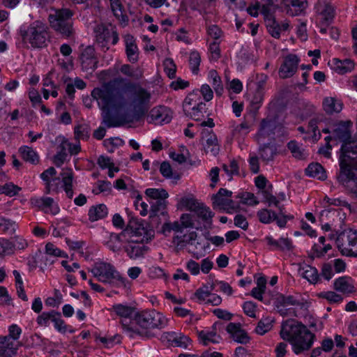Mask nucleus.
<instances>
[{
  "label": "nucleus",
  "instance_id": "2eb2a0df",
  "mask_svg": "<svg viewBox=\"0 0 357 357\" xmlns=\"http://www.w3.org/2000/svg\"><path fill=\"white\" fill-rule=\"evenodd\" d=\"M50 321L54 323V327L58 331L66 333L67 326L61 319V314L59 312L55 310L43 312L36 319L37 324L41 326H48Z\"/></svg>",
  "mask_w": 357,
  "mask_h": 357
},
{
  "label": "nucleus",
  "instance_id": "1a4fd4ad",
  "mask_svg": "<svg viewBox=\"0 0 357 357\" xmlns=\"http://www.w3.org/2000/svg\"><path fill=\"white\" fill-rule=\"evenodd\" d=\"M124 231H127V243H147L154 236V231L148 225L144 226L136 220L130 221Z\"/></svg>",
  "mask_w": 357,
  "mask_h": 357
},
{
  "label": "nucleus",
  "instance_id": "0e129e2a",
  "mask_svg": "<svg viewBox=\"0 0 357 357\" xmlns=\"http://www.w3.org/2000/svg\"><path fill=\"white\" fill-rule=\"evenodd\" d=\"M222 169L226 174L230 176H232L233 175H238L239 174L238 165L235 160H231L229 165L224 164L222 165Z\"/></svg>",
  "mask_w": 357,
  "mask_h": 357
},
{
  "label": "nucleus",
  "instance_id": "338daca9",
  "mask_svg": "<svg viewBox=\"0 0 357 357\" xmlns=\"http://www.w3.org/2000/svg\"><path fill=\"white\" fill-rule=\"evenodd\" d=\"M13 241L1 238L0 239V255L9 254L13 252Z\"/></svg>",
  "mask_w": 357,
  "mask_h": 357
},
{
  "label": "nucleus",
  "instance_id": "f03ea898",
  "mask_svg": "<svg viewBox=\"0 0 357 357\" xmlns=\"http://www.w3.org/2000/svg\"><path fill=\"white\" fill-rule=\"evenodd\" d=\"M134 320L139 328L135 326L130 319L121 320L124 332L128 333L130 337L138 335L143 337L151 338L154 336L152 330H161L168 324V319L155 310L138 312L135 314Z\"/></svg>",
  "mask_w": 357,
  "mask_h": 357
},
{
  "label": "nucleus",
  "instance_id": "a18cd8bd",
  "mask_svg": "<svg viewBox=\"0 0 357 357\" xmlns=\"http://www.w3.org/2000/svg\"><path fill=\"white\" fill-rule=\"evenodd\" d=\"M259 221L264 224H269L277 219V214L272 210L263 208L257 212Z\"/></svg>",
  "mask_w": 357,
  "mask_h": 357
},
{
  "label": "nucleus",
  "instance_id": "4468645a",
  "mask_svg": "<svg viewBox=\"0 0 357 357\" xmlns=\"http://www.w3.org/2000/svg\"><path fill=\"white\" fill-rule=\"evenodd\" d=\"M97 43L102 48L109 49L108 44L116 45L119 41V36L114 28L111 25L98 24L94 29Z\"/></svg>",
  "mask_w": 357,
  "mask_h": 357
},
{
  "label": "nucleus",
  "instance_id": "aec40b11",
  "mask_svg": "<svg viewBox=\"0 0 357 357\" xmlns=\"http://www.w3.org/2000/svg\"><path fill=\"white\" fill-rule=\"evenodd\" d=\"M197 233L195 231L181 234H176L172 239L176 251L184 249L187 246L192 245L197 240Z\"/></svg>",
  "mask_w": 357,
  "mask_h": 357
},
{
  "label": "nucleus",
  "instance_id": "f704fd0d",
  "mask_svg": "<svg viewBox=\"0 0 357 357\" xmlns=\"http://www.w3.org/2000/svg\"><path fill=\"white\" fill-rule=\"evenodd\" d=\"M201 204L192 195H187L181 197L178 202V208L185 209L192 212L195 210Z\"/></svg>",
  "mask_w": 357,
  "mask_h": 357
},
{
  "label": "nucleus",
  "instance_id": "5701e85b",
  "mask_svg": "<svg viewBox=\"0 0 357 357\" xmlns=\"http://www.w3.org/2000/svg\"><path fill=\"white\" fill-rule=\"evenodd\" d=\"M331 68L337 73L344 75L354 69L355 63L350 59L340 60L333 59L331 63Z\"/></svg>",
  "mask_w": 357,
  "mask_h": 357
},
{
  "label": "nucleus",
  "instance_id": "13d9d810",
  "mask_svg": "<svg viewBox=\"0 0 357 357\" xmlns=\"http://www.w3.org/2000/svg\"><path fill=\"white\" fill-rule=\"evenodd\" d=\"M201 62V56L199 52H192L190 54L189 64L190 68L194 74H197L199 72V66Z\"/></svg>",
  "mask_w": 357,
  "mask_h": 357
},
{
  "label": "nucleus",
  "instance_id": "ddd939ff",
  "mask_svg": "<svg viewBox=\"0 0 357 357\" xmlns=\"http://www.w3.org/2000/svg\"><path fill=\"white\" fill-rule=\"evenodd\" d=\"M351 123L349 121H339L332 126V135L334 139H337L343 144L341 146V151L347 153L349 149H353L354 142H351Z\"/></svg>",
  "mask_w": 357,
  "mask_h": 357
},
{
  "label": "nucleus",
  "instance_id": "f257e3e1",
  "mask_svg": "<svg viewBox=\"0 0 357 357\" xmlns=\"http://www.w3.org/2000/svg\"><path fill=\"white\" fill-rule=\"evenodd\" d=\"M102 110V123L107 128L119 127L123 122L112 116L111 111L121 112L131 107L135 120L140 119L151 105V94L139 84L116 79L95 88L91 92Z\"/></svg>",
  "mask_w": 357,
  "mask_h": 357
},
{
  "label": "nucleus",
  "instance_id": "37998d69",
  "mask_svg": "<svg viewBox=\"0 0 357 357\" xmlns=\"http://www.w3.org/2000/svg\"><path fill=\"white\" fill-rule=\"evenodd\" d=\"M266 26L268 32L275 38L280 37L281 27L280 24L276 21L275 17H269L266 20Z\"/></svg>",
  "mask_w": 357,
  "mask_h": 357
},
{
  "label": "nucleus",
  "instance_id": "2f4dec72",
  "mask_svg": "<svg viewBox=\"0 0 357 357\" xmlns=\"http://www.w3.org/2000/svg\"><path fill=\"white\" fill-rule=\"evenodd\" d=\"M218 323L216 322L213 326V331H202L199 332V338L200 342L204 345H207L209 342L218 343L220 340V336L217 335L215 329Z\"/></svg>",
  "mask_w": 357,
  "mask_h": 357
},
{
  "label": "nucleus",
  "instance_id": "c03bdc74",
  "mask_svg": "<svg viewBox=\"0 0 357 357\" xmlns=\"http://www.w3.org/2000/svg\"><path fill=\"white\" fill-rule=\"evenodd\" d=\"M20 345L18 342L12 340L10 336H0V349L12 351L15 354H17Z\"/></svg>",
  "mask_w": 357,
  "mask_h": 357
},
{
  "label": "nucleus",
  "instance_id": "a19ab883",
  "mask_svg": "<svg viewBox=\"0 0 357 357\" xmlns=\"http://www.w3.org/2000/svg\"><path fill=\"white\" fill-rule=\"evenodd\" d=\"M299 306L301 308L304 307V303L296 299L293 296H284L280 294L276 301V306Z\"/></svg>",
  "mask_w": 357,
  "mask_h": 357
},
{
  "label": "nucleus",
  "instance_id": "9d476101",
  "mask_svg": "<svg viewBox=\"0 0 357 357\" xmlns=\"http://www.w3.org/2000/svg\"><path fill=\"white\" fill-rule=\"evenodd\" d=\"M206 104L202 101L198 91L190 93L183 102V110L185 116L199 121L206 112Z\"/></svg>",
  "mask_w": 357,
  "mask_h": 357
},
{
  "label": "nucleus",
  "instance_id": "f3484780",
  "mask_svg": "<svg viewBox=\"0 0 357 357\" xmlns=\"http://www.w3.org/2000/svg\"><path fill=\"white\" fill-rule=\"evenodd\" d=\"M79 59L83 70L91 73L98 68V60L96 56L95 49L92 46L84 48Z\"/></svg>",
  "mask_w": 357,
  "mask_h": 357
},
{
  "label": "nucleus",
  "instance_id": "0eeeda50",
  "mask_svg": "<svg viewBox=\"0 0 357 357\" xmlns=\"http://www.w3.org/2000/svg\"><path fill=\"white\" fill-rule=\"evenodd\" d=\"M91 271L93 276L102 283L109 284L113 287L126 286V279L110 263H96Z\"/></svg>",
  "mask_w": 357,
  "mask_h": 357
},
{
  "label": "nucleus",
  "instance_id": "69168bd1",
  "mask_svg": "<svg viewBox=\"0 0 357 357\" xmlns=\"http://www.w3.org/2000/svg\"><path fill=\"white\" fill-rule=\"evenodd\" d=\"M165 71L167 76L170 78H174L176 76V68L174 61L171 59H167L165 61Z\"/></svg>",
  "mask_w": 357,
  "mask_h": 357
},
{
  "label": "nucleus",
  "instance_id": "ea45409f",
  "mask_svg": "<svg viewBox=\"0 0 357 357\" xmlns=\"http://www.w3.org/2000/svg\"><path fill=\"white\" fill-rule=\"evenodd\" d=\"M109 3L114 16L123 23L128 22V17L124 15L123 6L121 0H109Z\"/></svg>",
  "mask_w": 357,
  "mask_h": 357
},
{
  "label": "nucleus",
  "instance_id": "4d7b16f0",
  "mask_svg": "<svg viewBox=\"0 0 357 357\" xmlns=\"http://www.w3.org/2000/svg\"><path fill=\"white\" fill-rule=\"evenodd\" d=\"M145 194L150 198L158 200L159 199H165L168 197V193L165 189L148 188Z\"/></svg>",
  "mask_w": 357,
  "mask_h": 357
},
{
  "label": "nucleus",
  "instance_id": "412c9836",
  "mask_svg": "<svg viewBox=\"0 0 357 357\" xmlns=\"http://www.w3.org/2000/svg\"><path fill=\"white\" fill-rule=\"evenodd\" d=\"M232 339L240 344H245L250 342V337L248 333L243 330L240 323H229L226 328Z\"/></svg>",
  "mask_w": 357,
  "mask_h": 357
},
{
  "label": "nucleus",
  "instance_id": "6e6552de",
  "mask_svg": "<svg viewBox=\"0 0 357 357\" xmlns=\"http://www.w3.org/2000/svg\"><path fill=\"white\" fill-rule=\"evenodd\" d=\"M287 135L284 126L274 119H264L260 123V126L257 134V139L259 142H264L266 139L274 141L276 138H280Z\"/></svg>",
  "mask_w": 357,
  "mask_h": 357
},
{
  "label": "nucleus",
  "instance_id": "864d4df0",
  "mask_svg": "<svg viewBox=\"0 0 357 357\" xmlns=\"http://www.w3.org/2000/svg\"><path fill=\"white\" fill-rule=\"evenodd\" d=\"M120 71L124 75L134 79H139L142 77V73L139 68L135 70L128 64L122 65Z\"/></svg>",
  "mask_w": 357,
  "mask_h": 357
},
{
  "label": "nucleus",
  "instance_id": "4c0bfd02",
  "mask_svg": "<svg viewBox=\"0 0 357 357\" xmlns=\"http://www.w3.org/2000/svg\"><path fill=\"white\" fill-rule=\"evenodd\" d=\"M305 174L310 177H314L321 181L325 180L327 177L324 167L319 163L310 164L305 169Z\"/></svg>",
  "mask_w": 357,
  "mask_h": 357
},
{
  "label": "nucleus",
  "instance_id": "774afa93",
  "mask_svg": "<svg viewBox=\"0 0 357 357\" xmlns=\"http://www.w3.org/2000/svg\"><path fill=\"white\" fill-rule=\"evenodd\" d=\"M264 202L268 203V206L274 205L275 206H278L279 199L273 195L268 190H264L261 191Z\"/></svg>",
  "mask_w": 357,
  "mask_h": 357
},
{
  "label": "nucleus",
  "instance_id": "393cba45",
  "mask_svg": "<svg viewBox=\"0 0 357 357\" xmlns=\"http://www.w3.org/2000/svg\"><path fill=\"white\" fill-rule=\"evenodd\" d=\"M126 52L128 59L131 63L138 61V48L134 37L130 34L125 36Z\"/></svg>",
  "mask_w": 357,
  "mask_h": 357
},
{
  "label": "nucleus",
  "instance_id": "39448f33",
  "mask_svg": "<svg viewBox=\"0 0 357 357\" xmlns=\"http://www.w3.org/2000/svg\"><path fill=\"white\" fill-rule=\"evenodd\" d=\"M40 177L45 182V194H58L63 188L66 196L73 198L74 174L71 169H63L60 176H56V170L50 167L41 173Z\"/></svg>",
  "mask_w": 357,
  "mask_h": 357
},
{
  "label": "nucleus",
  "instance_id": "c85d7f7f",
  "mask_svg": "<svg viewBox=\"0 0 357 357\" xmlns=\"http://www.w3.org/2000/svg\"><path fill=\"white\" fill-rule=\"evenodd\" d=\"M232 195V192L225 188L219 189L218 192L211 197L213 207H218L222 210L229 197Z\"/></svg>",
  "mask_w": 357,
  "mask_h": 357
},
{
  "label": "nucleus",
  "instance_id": "423d86ee",
  "mask_svg": "<svg viewBox=\"0 0 357 357\" xmlns=\"http://www.w3.org/2000/svg\"><path fill=\"white\" fill-rule=\"evenodd\" d=\"M20 35L22 43L33 49L43 48L47 45L50 36L48 27L41 21H35L29 26L20 29Z\"/></svg>",
  "mask_w": 357,
  "mask_h": 357
},
{
  "label": "nucleus",
  "instance_id": "3c124183",
  "mask_svg": "<svg viewBox=\"0 0 357 357\" xmlns=\"http://www.w3.org/2000/svg\"><path fill=\"white\" fill-rule=\"evenodd\" d=\"M170 340L174 346L183 348H187L191 342L190 339L188 337L181 334L178 335L175 333H173L170 335Z\"/></svg>",
  "mask_w": 357,
  "mask_h": 357
},
{
  "label": "nucleus",
  "instance_id": "e433bc0d",
  "mask_svg": "<svg viewBox=\"0 0 357 357\" xmlns=\"http://www.w3.org/2000/svg\"><path fill=\"white\" fill-rule=\"evenodd\" d=\"M301 275L312 284H316L319 279V275L316 268L304 264L299 268Z\"/></svg>",
  "mask_w": 357,
  "mask_h": 357
},
{
  "label": "nucleus",
  "instance_id": "09e8293b",
  "mask_svg": "<svg viewBox=\"0 0 357 357\" xmlns=\"http://www.w3.org/2000/svg\"><path fill=\"white\" fill-rule=\"evenodd\" d=\"M287 147L294 158L300 160L305 158L306 153L305 152V149L296 141L289 142L287 144Z\"/></svg>",
  "mask_w": 357,
  "mask_h": 357
},
{
  "label": "nucleus",
  "instance_id": "052dcab7",
  "mask_svg": "<svg viewBox=\"0 0 357 357\" xmlns=\"http://www.w3.org/2000/svg\"><path fill=\"white\" fill-rule=\"evenodd\" d=\"M237 197L241 199V203L243 204L254 206L259 204V201L252 192H243L239 194Z\"/></svg>",
  "mask_w": 357,
  "mask_h": 357
},
{
  "label": "nucleus",
  "instance_id": "4be33fe9",
  "mask_svg": "<svg viewBox=\"0 0 357 357\" xmlns=\"http://www.w3.org/2000/svg\"><path fill=\"white\" fill-rule=\"evenodd\" d=\"M202 134V138L206 139V144H204L205 151L206 153L210 152L213 155H216L220 151V146L216 135L208 130H204Z\"/></svg>",
  "mask_w": 357,
  "mask_h": 357
},
{
  "label": "nucleus",
  "instance_id": "a211bd4d",
  "mask_svg": "<svg viewBox=\"0 0 357 357\" xmlns=\"http://www.w3.org/2000/svg\"><path fill=\"white\" fill-rule=\"evenodd\" d=\"M127 231L124 229L119 234L110 233L104 241V245L113 252H119L121 250L124 243H127Z\"/></svg>",
  "mask_w": 357,
  "mask_h": 357
},
{
  "label": "nucleus",
  "instance_id": "49530a36",
  "mask_svg": "<svg viewBox=\"0 0 357 357\" xmlns=\"http://www.w3.org/2000/svg\"><path fill=\"white\" fill-rule=\"evenodd\" d=\"M75 138L77 140H87L90 136V126L88 124H81L75 127Z\"/></svg>",
  "mask_w": 357,
  "mask_h": 357
},
{
  "label": "nucleus",
  "instance_id": "cd10ccee",
  "mask_svg": "<svg viewBox=\"0 0 357 357\" xmlns=\"http://www.w3.org/2000/svg\"><path fill=\"white\" fill-rule=\"evenodd\" d=\"M69 145L70 142L66 139L61 138L60 144L57 148L58 151L53 158V162L56 167H59L64 163L68 155L66 150Z\"/></svg>",
  "mask_w": 357,
  "mask_h": 357
},
{
  "label": "nucleus",
  "instance_id": "dca6fc26",
  "mask_svg": "<svg viewBox=\"0 0 357 357\" xmlns=\"http://www.w3.org/2000/svg\"><path fill=\"white\" fill-rule=\"evenodd\" d=\"M172 119V112L165 106L159 105L151 109L147 121L155 125H163L169 123Z\"/></svg>",
  "mask_w": 357,
  "mask_h": 357
},
{
  "label": "nucleus",
  "instance_id": "5fc2aeb1",
  "mask_svg": "<svg viewBox=\"0 0 357 357\" xmlns=\"http://www.w3.org/2000/svg\"><path fill=\"white\" fill-rule=\"evenodd\" d=\"M160 172L166 178H174L178 180L180 176L178 174H174L172 167L169 162L164 161L160 165Z\"/></svg>",
  "mask_w": 357,
  "mask_h": 357
},
{
  "label": "nucleus",
  "instance_id": "e2e57ef3",
  "mask_svg": "<svg viewBox=\"0 0 357 357\" xmlns=\"http://www.w3.org/2000/svg\"><path fill=\"white\" fill-rule=\"evenodd\" d=\"M111 190V183L106 181H98L96 187L93 189L92 192L95 195H98L101 192H109Z\"/></svg>",
  "mask_w": 357,
  "mask_h": 357
},
{
  "label": "nucleus",
  "instance_id": "6ab92c4d",
  "mask_svg": "<svg viewBox=\"0 0 357 357\" xmlns=\"http://www.w3.org/2000/svg\"><path fill=\"white\" fill-rule=\"evenodd\" d=\"M298 63L299 59L296 55L287 56L279 70L280 77L284 79L292 77L297 71Z\"/></svg>",
  "mask_w": 357,
  "mask_h": 357
},
{
  "label": "nucleus",
  "instance_id": "7c9ffc66",
  "mask_svg": "<svg viewBox=\"0 0 357 357\" xmlns=\"http://www.w3.org/2000/svg\"><path fill=\"white\" fill-rule=\"evenodd\" d=\"M288 7L287 13L292 16L301 15L305 10L307 4L306 0H286Z\"/></svg>",
  "mask_w": 357,
  "mask_h": 357
},
{
  "label": "nucleus",
  "instance_id": "a878e982",
  "mask_svg": "<svg viewBox=\"0 0 357 357\" xmlns=\"http://www.w3.org/2000/svg\"><path fill=\"white\" fill-rule=\"evenodd\" d=\"M277 153L278 149L274 144H263L259 147V154L260 158L266 162L273 160Z\"/></svg>",
  "mask_w": 357,
  "mask_h": 357
},
{
  "label": "nucleus",
  "instance_id": "680f3d73",
  "mask_svg": "<svg viewBox=\"0 0 357 357\" xmlns=\"http://www.w3.org/2000/svg\"><path fill=\"white\" fill-rule=\"evenodd\" d=\"M181 222L175 221L174 222H166L162 226V231L164 234L174 231L176 234H181L183 231V228L181 225Z\"/></svg>",
  "mask_w": 357,
  "mask_h": 357
},
{
  "label": "nucleus",
  "instance_id": "20e7f679",
  "mask_svg": "<svg viewBox=\"0 0 357 357\" xmlns=\"http://www.w3.org/2000/svg\"><path fill=\"white\" fill-rule=\"evenodd\" d=\"M353 149L342 153L339 158L340 172L337 175L338 182L347 188L350 196L357 201V156L352 158L348 153H357V142H354Z\"/></svg>",
  "mask_w": 357,
  "mask_h": 357
},
{
  "label": "nucleus",
  "instance_id": "bf43d9fd",
  "mask_svg": "<svg viewBox=\"0 0 357 357\" xmlns=\"http://www.w3.org/2000/svg\"><path fill=\"white\" fill-rule=\"evenodd\" d=\"M16 228L15 222L4 218H0V231L13 234Z\"/></svg>",
  "mask_w": 357,
  "mask_h": 357
},
{
  "label": "nucleus",
  "instance_id": "b1692460",
  "mask_svg": "<svg viewBox=\"0 0 357 357\" xmlns=\"http://www.w3.org/2000/svg\"><path fill=\"white\" fill-rule=\"evenodd\" d=\"M124 246V250L128 256L132 259H135L144 256L146 252L149 250V247L142 243H127Z\"/></svg>",
  "mask_w": 357,
  "mask_h": 357
},
{
  "label": "nucleus",
  "instance_id": "7ed1b4c3",
  "mask_svg": "<svg viewBox=\"0 0 357 357\" xmlns=\"http://www.w3.org/2000/svg\"><path fill=\"white\" fill-rule=\"evenodd\" d=\"M280 335L282 340L291 344L296 354L309 350L315 339V335L306 326L294 319H287L282 323Z\"/></svg>",
  "mask_w": 357,
  "mask_h": 357
},
{
  "label": "nucleus",
  "instance_id": "6e6d98bb",
  "mask_svg": "<svg viewBox=\"0 0 357 357\" xmlns=\"http://www.w3.org/2000/svg\"><path fill=\"white\" fill-rule=\"evenodd\" d=\"M113 308L116 313L123 319H130L129 317L133 313V308L121 304L115 305Z\"/></svg>",
  "mask_w": 357,
  "mask_h": 357
},
{
  "label": "nucleus",
  "instance_id": "f8f14e48",
  "mask_svg": "<svg viewBox=\"0 0 357 357\" xmlns=\"http://www.w3.org/2000/svg\"><path fill=\"white\" fill-rule=\"evenodd\" d=\"M336 244L343 255L357 257V231L348 229L340 232Z\"/></svg>",
  "mask_w": 357,
  "mask_h": 357
},
{
  "label": "nucleus",
  "instance_id": "c756f323",
  "mask_svg": "<svg viewBox=\"0 0 357 357\" xmlns=\"http://www.w3.org/2000/svg\"><path fill=\"white\" fill-rule=\"evenodd\" d=\"M108 209L106 205L100 204L91 206L88 213L89 219L91 222H95L100 219H102L107 215Z\"/></svg>",
  "mask_w": 357,
  "mask_h": 357
},
{
  "label": "nucleus",
  "instance_id": "473e14b6",
  "mask_svg": "<svg viewBox=\"0 0 357 357\" xmlns=\"http://www.w3.org/2000/svg\"><path fill=\"white\" fill-rule=\"evenodd\" d=\"M324 111L328 114L339 113L342 109V103L335 98H326L323 101Z\"/></svg>",
  "mask_w": 357,
  "mask_h": 357
},
{
  "label": "nucleus",
  "instance_id": "c9c22d12",
  "mask_svg": "<svg viewBox=\"0 0 357 357\" xmlns=\"http://www.w3.org/2000/svg\"><path fill=\"white\" fill-rule=\"evenodd\" d=\"M19 153L22 158L31 164L36 165L39 162V156L33 148L28 146H22L19 149Z\"/></svg>",
  "mask_w": 357,
  "mask_h": 357
},
{
  "label": "nucleus",
  "instance_id": "8fccbe9b",
  "mask_svg": "<svg viewBox=\"0 0 357 357\" xmlns=\"http://www.w3.org/2000/svg\"><path fill=\"white\" fill-rule=\"evenodd\" d=\"M21 190L22 188L20 187L11 182L0 185V194H3L10 197L18 195Z\"/></svg>",
  "mask_w": 357,
  "mask_h": 357
},
{
  "label": "nucleus",
  "instance_id": "bb28decb",
  "mask_svg": "<svg viewBox=\"0 0 357 357\" xmlns=\"http://www.w3.org/2000/svg\"><path fill=\"white\" fill-rule=\"evenodd\" d=\"M334 289L342 294H349L355 291L351 280L348 277H340L334 281Z\"/></svg>",
  "mask_w": 357,
  "mask_h": 357
},
{
  "label": "nucleus",
  "instance_id": "de8ad7c7",
  "mask_svg": "<svg viewBox=\"0 0 357 357\" xmlns=\"http://www.w3.org/2000/svg\"><path fill=\"white\" fill-rule=\"evenodd\" d=\"M273 320L270 317H266L261 319L255 328V332L261 335H264L273 328Z\"/></svg>",
  "mask_w": 357,
  "mask_h": 357
},
{
  "label": "nucleus",
  "instance_id": "603ef678",
  "mask_svg": "<svg viewBox=\"0 0 357 357\" xmlns=\"http://www.w3.org/2000/svg\"><path fill=\"white\" fill-rule=\"evenodd\" d=\"M166 208V201L163 199H159L151 203V217L158 215L159 214L163 215Z\"/></svg>",
  "mask_w": 357,
  "mask_h": 357
},
{
  "label": "nucleus",
  "instance_id": "58836bf2",
  "mask_svg": "<svg viewBox=\"0 0 357 357\" xmlns=\"http://www.w3.org/2000/svg\"><path fill=\"white\" fill-rule=\"evenodd\" d=\"M194 213L206 224L209 225L212 224V218L214 216V213L203 203H201Z\"/></svg>",
  "mask_w": 357,
  "mask_h": 357
},
{
  "label": "nucleus",
  "instance_id": "79ce46f5",
  "mask_svg": "<svg viewBox=\"0 0 357 357\" xmlns=\"http://www.w3.org/2000/svg\"><path fill=\"white\" fill-rule=\"evenodd\" d=\"M41 211L45 213H51L55 215L59 213L60 208L53 198L43 196V208H41Z\"/></svg>",
  "mask_w": 357,
  "mask_h": 357
},
{
  "label": "nucleus",
  "instance_id": "9b49d317",
  "mask_svg": "<svg viewBox=\"0 0 357 357\" xmlns=\"http://www.w3.org/2000/svg\"><path fill=\"white\" fill-rule=\"evenodd\" d=\"M73 13L69 9L56 10L54 15H50L51 26L65 37H70L73 31L71 17Z\"/></svg>",
  "mask_w": 357,
  "mask_h": 357
},
{
  "label": "nucleus",
  "instance_id": "72a5a7b5",
  "mask_svg": "<svg viewBox=\"0 0 357 357\" xmlns=\"http://www.w3.org/2000/svg\"><path fill=\"white\" fill-rule=\"evenodd\" d=\"M321 3H319V24H322L326 26H329L334 17V10L333 7L327 3H324V8L321 10Z\"/></svg>",
  "mask_w": 357,
  "mask_h": 357
}]
</instances>
